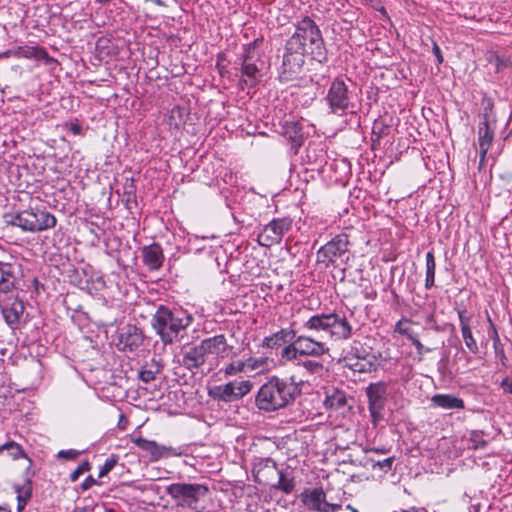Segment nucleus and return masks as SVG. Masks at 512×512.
<instances>
[{
  "label": "nucleus",
  "mask_w": 512,
  "mask_h": 512,
  "mask_svg": "<svg viewBox=\"0 0 512 512\" xmlns=\"http://www.w3.org/2000/svg\"><path fill=\"white\" fill-rule=\"evenodd\" d=\"M298 498L302 505L311 512H337L341 505L330 503L322 487L305 488Z\"/></svg>",
  "instance_id": "9b49d317"
},
{
  "label": "nucleus",
  "mask_w": 512,
  "mask_h": 512,
  "mask_svg": "<svg viewBox=\"0 0 512 512\" xmlns=\"http://www.w3.org/2000/svg\"><path fill=\"white\" fill-rule=\"evenodd\" d=\"M298 366L303 367L310 374L320 375L324 370V364L315 359H306L297 362Z\"/></svg>",
  "instance_id": "e433bc0d"
},
{
  "label": "nucleus",
  "mask_w": 512,
  "mask_h": 512,
  "mask_svg": "<svg viewBox=\"0 0 512 512\" xmlns=\"http://www.w3.org/2000/svg\"><path fill=\"white\" fill-rule=\"evenodd\" d=\"M371 451L381 452V453L385 452V450H381V449H377V448H373V449H371Z\"/></svg>",
  "instance_id": "69168bd1"
},
{
  "label": "nucleus",
  "mask_w": 512,
  "mask_h": 512,
  "mask_svg": "<svg viewBox=\"0 0 512 512\" xmlns=\"http://www.w3.org/2000/svg\"><path fill=\"white\" fill-rule=\"evenodd\" d=\"M91 470V464L88 460L83 461L71 474V482H76L80 475Z\"/></svg>",
  "instance_id": "c03bdc74"
},
{
  "label": "nucleus",
  "mask_w": 512,
  "mask_h": 512,
  "mask_svg": "<svg viewBox=\"0 0 512 512\" xmlns=\"http://www.w3.org/2000/svg\"><path fill=\"white\" fill-rule=\"evenodd\" d=\"M288 51L300 52L310 56L320 64L328 62V51L319 26L309 16L295 24V31L286 41Z\"/></svg>",
  "instance_id": "f03ea898"
},
{
  "label": "nucleus",
  "mask_w": 512,
  "mask_h": 512,
  "mask_svg": "<svg viewBox=\"0 0 512 512\" xmlns=\"http://www.w3.org/2000/svg\"><path fill=\"white\" fill-rule=\"evenodd\" d=\"M68 129L73 135H81L82 134V126L77 122L70 123Z\"/></svg>",
  "instance_id": "6e6d98bb"
},
{
  "label": "nucleus",
  "mask_w": 512,
  "mask_h": 512,
  "mask_svg": "<svg viewBox=\"0 0 512 512\" xmlns=\"http://www.w3.org/2000/svg\"><path fill=\"white\" fill-rule=\"evenodd\" d=\"M488 61L494 65L496 73L503 72L511 65V61L508 57L500 56L496 53L491 54L488 58Z\"/></svg>",
  "instance_id": "58836bf2"
},
{
  "label": "nucleus",
  "mask_w": 512,
  "mask_h": 512,
  "mask_svg": "<svg viewBox=\"0 0 512 512\" xmlns=\"http://www.w3.org/2000/svg\"><path fill=\"white\" fill-rule=\"evenodd\" d=\"M491 121H480L478 125V143L481 160H483L494 140V128Z\"/></svg>",
  "instance_id": "bb28decb"
},
{
  "label": "nucleus",
  "mask_w": 512,
  "mask_h": 512,
  "mask_svg": "<svg viewBox=\"0 0 512 512\" xmlns=\"http://www.w3.org/2000/svg\"><path fill=\"white\" fill-rule=\"evenodd\" d=\"M432 51H433V54L435 55V57L437 59V64L438 65L442 64L443 61H444V58H443L441 49H440V47L438 46V44L436 42H433Z\"/></svg>",
  "instance_id": "5fc2aeb1"
},
{
  "label": "nucleus",
  "mask_w": 512,
  "mask_h": 512,
  "mask_svg": "<svg viewBox=\"0 0 512 512\" xmlns=\"http://www.w3.org/2000/svg\"><path fill=\"white\" fill-rule=\"evenodd\" d=\"M6 324L10 327L17 325L24 313L25 306L21 300L15 297L11 302L0 305Z\"/></svg>",
  "instance_id": "b1692460"
},
{
  "label": "nucleus",
  "mask_w": 512,
  "mask_h": 512,
  "mask_svg": "<svg viewBox=\"0 0 512 512\" xmlns=\"http://www.w3.org/2000/svg\"><path fill=\"white\" fill-rule=\"evenodd\" d=\"M368 409L374 424L383 419V411L388 399V384L384 381L370 383L365 388Z\"/></svg>",
  "instance_id": "9d476101"
},
{
  "label": "nucleus",
  "mask_w": 512,
  "mask_h": 512,
  "mask_svg": "<svg viewBox=\"0 0 512 512\" xmlns=\"http://www.w3.org/2000/svg\"><path fill=\"white\" fill-rule=\"evenodd\" d=\"M245 364L243 361L232 362L224 368L226 376H234L244 370Z\"/></svg>",
  "instance_id": "a18cd8bd"
},
{
  "label": "nucleus",
  "mask_w": 512,
  "mask_h": 512,
  "mask_svg": "<svg viewBox=\"0 0 512 512\" xmlns=\"http://www.w3.org/2000/svg\"><path fill=\"white\" fill-rule=\"evenodd\" d=\"M426 261V276H425V288L431 289L435 285V272H436V261L434 252L428 251L425 256Z\"/></svg>",
  "instance_id": "473e14b6"
},
{
  "label": "nucleus",
  "mask_w": 512,
  "mask_h": 512,
  "mask_svg": "<svg viewBox=\"0 0 512 512\" xmlns=\"http://www.w3.org/2000/svg\"><path fill=\"white\" fill-rule=\"evenodd\" d=\"M252 388L253 383L249 380L231 381L223 385L214 386L209 390V396L215 401L230 403L243 398Z\"/></svg>",
  "instance_id": "1a4fd4ad"
},
{
  "label": "nucleus",
  "mask_w": 512,
  "mask_h": 512,
  "mask_svg": "<svg viewBox=\"0 0 512 512\" xmlns=\"http://www.w3.org/2000/svg\"><path fill=\"white\" fill-rule=\"evenodd\" d=\"M377 128H378V123H375L373 126V129H372V135L376 136L377 139H380L382 136V131H383L384 127H382L378 132L376 131Z\"/></svg>",
  "instance_id": "052dcab7"
},
{
  "label": "nucleus",
  "mask_w": 512,
  "mask_h": 512,
  "mask_svg": "<svg viewBox=\"0 0 512 512\" xmlns=\"http://www.w3.org/2000/svg\"><path fill=\"white\" fill-rule=\"evenodd\" d=\"M4 221L7 225L19 227L26 232L44 231L55 227L57 222L52 213L40 209L5 214Z\"/></svg>",
  "instance_id": "423d86ee"
},
{
  "label": "nucleus",
  "mask_w": 512,
  "mask_h": 512,
  "mask_svg": "<svg viewBox=\"0 0 512 512\" xmlns=\"http://www.w3.org/2000/svg\"><path fill=\"white\" fill-rule=\"evenodd\" d=\"M150 2L154 3L157 6L165 7L166 3L163 0H149Z\"/></svg>",
  "instance_id": "680f3d73"
},
{
  "label": "nucleus",
  "mask_w": 512,
  "mask_h": 512,
  "mask_svg": "<svg viewBox=\"0 0 512 512\" xmlns=\"http://www.w3.org/2000/svg\"><path fill=\"white\" fill-rule=\"evenodd\" d=\"M484 108L480 114L481 121H491L495 124L496 119L494 116V101L492 98L483 99Z\"/></svg>",
  "instance_id": "a19ab883"
},
{
  "label": "nucleus",
  "mask_w": 512,
  "mask_h": 512,
  "mask_svg": "<svg viewBox=\"0 0 512 512\" xmlns=\"http://www.w3.org/2000/svg\"><path fill=\"white\" fill-rule=\"evenodd\" d=\"M26 58V59H35V60H43L46 63L52 62L54 59L49 56L48 52L44 47L41 46H16L11 49H7L4 52L0 53V59L4 58Z\"/></svg>",
  "instance_id": "a211bd4d"
},
{
  "label": "nucleus",
  "mask_w": 512,
  "mask_h": 512,
  "mask_svg": "<svg viewBox=\"0 0 512 512\" xmlns=\"http://www.w3.org/2000/svg\"><path fill=\"white\" fill-rule=\"evenodd\" d=\"M280 357L287 362L298 360L301 357L295 340L282 348Z\"/></svg>",
  "instance_id": "4c0bfd02"
},
{
  "label": "nucleus",
  "mask_w": 512,
  "mask_h": 512,
  "mask_svg": "<svg viewBox=\"0 0 512 512\" xmlns=\"http://www.w3.org/2000/svg\"><path fill=\"white\" fill-rule=\"evenodd\" d=\"M139 449L149 455L151 462L159 461L162 458L180 455L173 447L159 445L153 440H148L142 436L133 437L131 440Z\"/></svg>",
  "instance_id": "f3484780"
},
{
  "label": "nucleus",
  "mask_w": 512,
  "mask_h": 512,
  "mask_svg": "<svg viewBox=\"0 0 512 512\" xmlns=\"http://www.w3.org/2000/svg\"><path fill=\"white\" fill-rule=\"evenodd\" d=\"M80 454L81 452L75 449L60 450L57 457L59 459L75 460Z\"/></svg>",
  "instance_id": "de8ad7c7"
},
{
  "label": "nucleus",
  "mask_w": 512,
  "mask_h": 512,
  "mask_svg": "<svg viewBox=\"0 0 512 512\" xmlns=\"http://www.w3.org/2000/svg\"><path fill=\"white\" fill-rule=\"evenodd\" d=\"M117 339L116 346L120 351L134 352L142 346L144 334L136 325L127 324L120 329Z\"/></svg>",
  "instance_id": "2eb2a0df"
},
{
  "label": "nucleus",
  "mask_w": 512,
  "mask_h": 512,
  "mask_svg": "<svg viewBox=\"0 0 512 512\" xmlns=\"http://www.w3.org/2000/svg\"><path fill=\"white\" fill-rule=\"evenodd\" d=\"M493 348L496 358L504 364V361L507 359L504 351V345L499 341L497 344H493Z\"/></svg>",
  "instance_id": "3c124183"
},
{
  "label": "nucleus",
  "mask_w": 512,
  "mask_h": 512,
  "mask_svg": "<svg viewBox=\"0 0 512 512\" xmlns=\"http://www.w3.org/2000/svg\"><path fill=\"white\" fill-rule=\"evenodd\" d=\"M489 329L488 336L493 340V344H497V342L501 341L496 325L492 322L491 318L488 316Z\"/></svg>",
  "instance_id": "8fccbe9b"
},
{
  "label": "nucleus",
  "mask_w": 512,
  "mask_h": 512,
  "mask_svg": "<svg viewBox=\"0 0 512 512\" xmlns=\"http://www.w3.org/2000/svg\"><path fill=\"white\" fill-rule=\"evenodd\" d=\"M193 320L187 310L159 305L152 316L151 326L164 345H171L179 340Z\"/></svg>",
  "instance_id": "7ed1b4c3"
},
{
  "label": "nucleus",
  "mask_w": 512,
  "mask_h": 512,
  "mask_svg": "<svg viewBox=\"0 0 512 512\" xmlns=\"http://www.w3.org/2000/svg\"><path fill=\"white\" fill-rule=\"evenodd\" d=\"M395 331L400 333V334H403V335H406L408 337V334H410L408 332V329L407 328H402V320L398 321L396 323V326H395Z\"/></svg>",
  "instance_id": "13d9d810"
},
{
  "label": "nucleus",
  "mask_w": 512,
  "mask_h": 512,
  "mask_svg": "<svg viewBox=\"0 0 512 512\" xmlns=\"http://www.w3.org/2000/svg\"><path fill=\"white\" fill-rule=\"evenodd\" d=\"M280 133L287 138L295 151L304 143L302 125L297 120H286L280 124Z\"/></svg>",
  "instance_id": "412c9836"
},
{
  "label": "nucleus",
  "mask_w": 512,
  "mask_h": 512,
  "mask_svg": "<svg viewBox=\"0 0 512 512\" xmlns=\"http://www.w3.org/2000/svg\"><path fill=\"white\" fill-rule=\"evenodd\" d=\"M302 382L295 376L270 377L258 390L255 405L260 411L275 412L293 403L301 394Z\"/></svg>",
  "instance_id": "f257e3e1"
},
{
  "label": "nucleus",
  "mask_w": 512,
  "mask_h": 512,
  "mask_svg": "<svg viewBox=\"0 0 512 512\" xmlns=\"http://www.w3.org/2000/svg\"><path fill=\"white\" fill-rule=\"evenodd\" d=\"M115 321H111V322H108L106 323L107 326H112L114 324Z\"/></svg>",
  "instance_id": "774afa93"
},
{
  "label": "nucleus",
  "mask_w": 512,
  "mask_h": 512,
  "mask_svg": "<svg viewBox=\"0 0 512 512\" xmlns=\"http://www.w3.org/2000/svg\"><path fill=\"white\" fill-rule=\"evenodd\" d=\"M292 228L289 217L274 218L266 224L258 234L257 241L261 246L270 247L279 244L284 235Z\"/></svg>",
  "instance_id": "f8f14e48"
},
{
  "label": "nucleus",
  "mask_w": 512,
  "mask_h": 512,
  "mask_svg": "<svg viewBox=\"0 0 512 512\" xmlns=\"http://www.w3.org/2000/svg\"><path fill=\"white\" fill-rule=\"evenodd\" d=\"M2 452L6 451L8 456L16 461L21 458L26 459L29 463L28 467L25 469L24 474L28 475L31 471V467L33 465L32 459L27 455L24 448L17 442L13 440H9L1 445Z\"/></svg>",
  "instance_id": "c85d7f7f"
},
{
  "label": "nucleus",
  "mask_w": 512,
  "mask_h": 512,
  "mask_svg": "<svg viewBox=\"0 0 512 512\" xmlns=\"http://www.w3.org/2000/svg\"><path fill=\"white\" fill-rule=\"evenodd\" d=\"M381 357V354L379 353L378 356L375 354H367V355H360L356 353L355 355V362L353 361V358H349V368H351L354 372L359 373H371L377 371L379 367V358Z\"/></svg>",
  "instance_id": "4be33fe9"
},
{
  "label": "nucleus",
  "mask_w": 512,
  "mask_h": 512,
  "mask_svg": "<svg viewBox=\"0 0 512 512\" xmlns=\"http://www.w3.org/2000/svg\"><path fill=\"white\" fill-rule=\"evenodd\" d=\"M305 56L300 52L288 51L285 45L282 64L279 68L278 79L282 83L297 80L302 73L305 64Z\"/></svg>",
  "instance_id": "ddd939ff"
},
{
  "label": "nucleus",
  "mask_w": 512,
  "mask_h": 512,
  "mask_svg": "<svg viewBox=\"0 0 512 512\" xmlns=\"http://www.w3.org/2000/svg\"><path fill=\"white\" fill-rule=\"evenodd\" d=\"M461 333H462L464 343H465L466 347L468 348V350L472 354H477L479 352V347L477 345L475 338L473 337L471 327H469V328L464 327V329L461 330Z\"/></svg>",
  "instance_id": "ea45409f"
},
{
  "label": "nucleus",
  "mask_w": 512,
  "mask_h": 512,
  "mask_svg": "<svg viewBox=\"0 0 512 512\" xmlns=\"http://www.w3.org/2000/svg\"><path fill=\"white\" fill-rule=\"evenodd\" d=\"M242 50L243 51L238 58L240 65L248 62L259 61V57L256 53V41L243 45Z\"/></svg>",
  "instance_id": "f704fd0d"
},
{
  "label": "nucleus",
  "mask_w": 512,
  "mask_h": 512,
  "mask_svg": "<svg viewBox=\"0 0 512 512\" xmlns=\"http://www.w3.org/2000/svg\"><path fill=\"white\" fill-rule=\"evenodd\" d=\"M295 324L296 323L293 322L291 323L290 327L282 328L272 335L265 337L262 341V347L268 349H278L283 345H288L293 342L297 335Z\"/></svg>",
  "instance_id": "aec40b11"
},
{
  "label": "nucleus",
  "mask_w": 512,
  "mask_h": 512,
  "mask_svg": "<svg viewBox=\"0 0 512 512\" xmlns=\"http://www.w3.org/2000/svg\"><path fill=\"white\" fill-rule=\"evenodd\" d=\"M434 406L445 410H462L465 404L462 398L452 394H435L431 398Z\"/></svg>",
  "instance_id": "cd10ccee"
},
{
  "label": "nucleus",
  "mask_w": 512,
  "mask_h": 512,
  "mask_svg": "<svg viewBox=\"0 0 512 512\" xmlns=\"http://www.w3.org/2000/svg\"><path fill=\"white\" fill-rule=\"evenodd\" d=\"M347 403L346 395L343 391L334 389L332 393H327L324 405L327 409L338 410L344 407Z\"/></svg>",
  "instance_id": "7c9ffc66"
},
{
  "label": "nucleus",
  "mask_w": 512,
  "mask_h": 512,
  "mask_svg": "<svg viewBox=\"0 0 512 512\" xmlns=\"http://www.w3.org/2000/svg\"><path fill=\"white\" fill-rule=\"evenodd\" d=\"M98 484L99 483L97 482V480L93 476L89 475L81 483L80 488L82 491H86V490L90 489L91 487H93L94 485H98Z\"/></svg>",
  "instance_id": "603ef678"
},
{
  "label": "nucleus",
  "mask_w": 512,
  "mask_h": 512,
  "mask_svg": "<svg viewBox=\"0 0 512 512\" xmlns=\"http://www.w3.org/2000/svg\"><path fill=\"white\" fill-rule=\"evenodd\" d=\"M264 469H271L277 471L278 481L277 484L273 485L275 489L280 490L285 494H290L294 490L295 480L294 477L292 476V473H288L283 470H278L276 461H274L271 458H266L264 461L254 466L253 472L256 481H258L259 483L262 482V480L259 479V476Z\"/></svg>",
  "instance_id": "4468645a"
},
{
  "label": "nucleus",
  "mask_w": 512,
  "mask_h": 512,
  "mask_svg": "<svg viewBox=\"0 0 512 512\" xmlns=\"http://www.w3.org/2000/svg\"><path fill=\"white\" fill-rule=\"evenodd\" d=\"M351 245L348 234H337L319 248L317 251V263L323 264L326 268L331 265L335 266L338 259L343 264H348L353 257L350 250Z\"/></svg>",
  "instance_id": "6e6552de"
},
{
  "label": "nucleus",
  "mask_w": 512,
  "mask_h": 512,
  "mask_svg": "<svg viewBox=\"0 0 512 512\" xmlns=\"http://www.w3.org/2000/svg\"><path fill=\"white\" fill-rule=\"evenodd\" d=\"M141 253L143 263L149 270H158L162 266L164 262V255L160 244L152 243L144 246Z\"/></svg>",
  "instance_id": "5701e85b"
},
{
  "label": "nucleus",
  "mask_w": 512,
  "mask_h": 512,
  "mask_svg": "<svg viewBox=\"0 0 512 512\" xmlns=\"http://www.w3.org/2000/svg\"><path fill=\"white\" fill-rule=\"evenodd\" d=\"M295 342L301 357L320 358L330 351L325 342L319 341L311 335L297 333Z\"/></svg>",
  "instance_id": "dca6fc26"
},
{
  "label": "nucleus",
  "mask_w": 512,
  "mask_h": 512,
  "mask_svg": "<svg viewBox=\"0 0 512 512\" xmlns=\"http://www.w3.org/2000/svg\"><path fill=\"white\" fill-rule=\"evenodd\" d=\"M408 339L411 341L412 345L415 347L417 354L422 356L423 354L430 352L431 349L426 348L418 339V337L414 334H408Z\"/></svg>",
  "instance_id": "49530a36"
},
{
  "label": "nucleus",
  "mask_w": 512,
  "mask_h": 512,
  "mask_svg": "<svg viewBox=\"0 0 512 512\" xmlns=\"http://www.w3.org/2000/svg\"><path fill=\"white\" fill-rule=\"evenodd\" d=\"M119 460V456L116 455V454H111L107 459L106 461L104 462V464L101 466L100 470H99V475L98 477L99 478H102L104 476H106L109 472H111L113 470V468L116 466L117 462Z\"/></svg>",
  "instance_id": "37998d69"
},
{
  "label": "nucleus",
  "mask_w": 512,
  "mask_h": 512,
  "mask_svg": "<svg viewBox=\"0 0 512 512\" xmlns=\"http://www.w3.org/2000/svg\"><path fill=\"white\" fill-rule=\"evenodd\" d=\"M504 392L512 394V378L505 377L500 384Z\"/></svg>",
  "instance_id": "864d4df0"
},
{
  "label": "nucleus",
  "mask_w": 512,
  "mask_h": 512,
  "mask_svg": "<svg viewBox=\"0 0 512 512\" xmlns=\"http://www.w3.org/2000/svg\"><path fill=\"white\" fill-rule=\"evenodd\" d=\"M122 201L124 202L125 207L130 211L137 206L136 185L133 177L125 178Z\"/></svg>",
  "instance_id": "c756f323"
},
{
  "label": "nucleus",
  "mask_w": 512,
  "mask_h": 512,
  "mask_svg": "<svg viewBox=\"0 0 512 512\" xmlns=\"http://www.w3.org/2000/svg\"><path fill=\"white\" fill-rule=\"evenodd\" d=\"M469 441L471 442V448L483 449L487 446L488 442L484 439V432L481 430H473L470 432Z\"/></svg>",
  "instance_id": "79ce46f5"
},
{
  "label": "nucleus",
  "mask_w": 512,
  "mask_h": 512,
  "mask_svg": "<svg viewBox=\"0 0 512 512\" xmlns=\"http://www.w3.org/2000/svg\"><path fill=\"white\" fill-rule=\"evenodd\" d=\"M258 61L241 64V73L244 78L240 79L239 84L242 89L244 86L254 88L261 81V68L257 65Z\"/></svg>",
  "instance_id": "a878e982"
},
{
  "label": "nucleus",
  "mask_w": 512,
  "mask_h": 512,
  "mask_svg": "<svg viewBox=\"0 0 512 512\" xmlns=\"http://www.w3.org/2000/svg\"><path fill=\"white\" fill-rule=\"evenodd\" d=\"M345 270H346L345 268L341 269V273H342V277L340 279L341 281H343L345 278Z\"/></svg>",
  "instance_id": "e2e57ef3"
},
{
  "label": "nucleus",
  "mask_w": 512,
  "mask_h": 512,
  "mask_svg": "<svg viewBox=\"0 0 512 512\" xmlns=\"http://www.w3.org/2000/svg\"><path fill=\"white\" fill-rule=\"evenodd\" d=\"M303 328L309 331L325 332L334 341H347L354 332L345 313L336 311L312 315L303 323Z\"/></svg>",
  "instance_id": "20e7f679"
},
{
  "label": "nucleus",
  "mask_w": 512,
  "mask_h": 512,
  "mask_svg": "<svg viewBox=\"0 0 512 512\" xmlns=\"http://www.w3.org/2000/svg\"><path fill=\"white\" fill-rule=\"evenodd\" d=\"M395 457L391 456L388 458H385L380 461H375V458L372 457H365L364 458V465H370L372 470H379L382 473H388L392 470V465L394 463Z\"/></svg>",
  "instance_id": "72a5a7b5"
},
{
  "label": "nucleus",
  "mask_w": 512,
  "mask_h": 512,
  "mask_svg": "<svg viewBox=\"0 0 512 512\" xmlns=\"http://www.w3.org/2000/svg\"><path fill=\"white\" fill-rule=\"evenodd\" d=\"M206 356L215 355L217 358L228 357L232 346L228 345L224 334H217L213 337L205 338L200 342Z\"/></svg>",
  "instance_id": "6ab92c4d"
},
{
  "label": "nucleus",
  "mask_w": 512,
  "mask_h": 512,
  "mask_svg": "<svg viewBox=\"0 0 512 512\" xmlns=\"http://www.w3.org/2000/svg\"><path fill=\"white\" fill-rule=\"evenodd\" d=\"M161 372V366L152 360L151 362H146L141 369L139 370L138 376L139 379L144 383H149L153 381L157 374Z\"/></svg>",
  "instance_id": "2f4dec72"
},
{
  "label": "nucleus",
  "mask_w": 512,
  "mask_h": 512,
  "mask_svg": "<svg viewBox=\"0 0 512 512\" xmlns=\"http://www.w3.org/2000/svg\"><path fill=\"white\" fill-rule=\"evenodd\" d=\"M165 493L178 507L197 510L200 500L209 493V489L200 483L177 482L166 486Z\"/></svg>",
  "instance_id": "0eeeda50"
},
{
  "label": "nucleus",
  "mask_w": 512,
  "mask_h": 512,
  "mask_svg": "<svg viewBox=\"0 0 512 512\" xmlns=\"http://www.w3.org/2000/svg\"><path fill=\"white\" fill-rule=\"evenodd\" d=\"M353 85L354 82L344 76H337L331 81L323 98L329 113L337 116H344L349 112L355 113L354 92L351 89Z\"/></svg>",
  "instance_id": "39448f33"
},
{
  "label": "nucleus",
  "mask_w": 512,
  "mask_h": 512,
  "mask_svg": "<svg viewBox=\"0 0 512 512\" xmlns=\"http://www.w3.org/2000/svg\"><path fill=\"white\" fill-rule=\"evenodd\" d=\"M393 512H426V510L424 508L410 507L408 509H401L399 511H393Z\"/></svg>",
  "instance_id": "bf43d9fd"
},
{
  "label": "nucleus",
  "mask_w": 512,
  "mask_h": 512,
  "mask_svg": "<svg viewBox=\"0 0 512 512\" xmlns=\"http://www.w3.org/2000/svg\"><path fill=\"white\" fill-rule=\"evenodd\" d=\"M0 512H11L10 510L0 506Z\"/></svg>",
  "instance_id": "0e129e2a"
},
{
  "label": "nucleus",
  "mask_w": 512,
  "mask_h": 512,
  "mask_svg": "<svg viewBox=\"0 0 512 512\" xmlns=\"http://www.w3.org/2000/svg\"><path fill=\"white\" fill-rule=\"evenodd\" d=\"M13 488H14L15 492L17 493V496H21L22 498H24L26 501L29 502V500L32 497V492H33V486H32V480H31L30 473L28 475H26V479L22 485L15 484L13 486Z\"/></svg>",
  "instance_id": "c9c22d12"
},
{
  "label": "nucleus",
  "mask_w": 512,
  "mask_h": 512,
  "mask_svg": "<svg viewBox=\"0 0 512 512\" xmlns=\"http://www.w3.org/2000/svg\"><path fill=\"white\" fill-rule=\"evenodd\" d=\"M457 313L461 330L464 329V327L469 328L471 317L467 314V311L465 309H459Z\"/></svg>",
  "instance_id": "09e8293b"
},
{
  "label": "nucleus",
  "mask_w": 512,
  "mask_h": 512,
  "mask_svg": "<svg viewBox=\"0 0 512 512\" xmlns=\"http://www.w3.org/2000/svg\"><path fill=\"white\" fill-rule=\"evenodd\" d=\"M27 504H28V501H26L21 496H17V511L18 512H22L25 509Z\"/></svg>",
  "instance_id": "4d7b16f0"
},
{
  "label": "nucleus",
  "mask_w": 512,
  "mask_h": 512,
  "mask_svg": "<svg viewBox=\"0 0 512 512\" xmlns=\"http://www.w3.org/2000/svg\"><path fill=\"white\" fill-rule=\"evenodd\" d=\"M105 512H116L115 509L113 508H106L105 509Z\"/></svg>",
  "instance_id": "338daca9"
},
{
  "label": "nucleus",
  "mask_w": 512,
  "mask_h": 512,
  "mask_svg": "<svg viewBox=\"0 0 512 512\" xmlns=\"http://www.w3.org/2000/svg\"><path fill=\"white\" fill-rule=\"evenodd\" d=\"M206 354L199 343L198 345L192 346L182 355L181 364L188 370L193 371L203 366L206 362Z\"/></svg>",
  "instance_id": "393cba45"
}]
</instances>
